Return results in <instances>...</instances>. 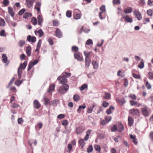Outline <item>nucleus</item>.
<instances>
[{"instance_id": "1", "label": "nucleus", "mask_w": 153, "mask_h": 153, "mask_svg": "<svg viewBox=\"0 0 153 153\" xmlns=\"http://www.w3.org/2000/svg\"><path fill=\"white\" fill-rule=\"evenodd\" d=\"M68 89V85L66 84H65L61 86L57 91L60 94H65L66 92Z\"/></svg>"}, {"instance_id": "2", "label": "nucleus", "mask_w": 153, "mask_h": 153, "mask_svg": "<svg viewBox=\"0 0 153 153\" xmlns=\"http://www.w3.org/2000/svg\"><path fill=\"white\" fill-rule=\"evenodd\" d=\"M81 17V13L78 9H75L73 11V17L76 19H80Z\"/></svg>"}, {"instance_id": "3", "label": "nucleus", "mask_w": 153, "mask_h": 153, "mask_svg": "<svg viewBox=\"0 0 153 153\" xmlns=\"http://www.w3.org/2000/svg\"><path fill=\"white\" fill-rule=\"evenodd\" d=\"M57 80L59 81V82L62 84H65L67 83V80L66 77L62 76V74L59 76L57 78Z\"/></svg>"}, {"instance_id": "4", "label": "nucleus", "mask_w": 153, "mask_h": 153, "mask_svg": "<svg viewBox=\"0 0 153 153\" xmlns=\"http://www.w3.org/2000/svg\"><path fill=\"white\" fill-rule=\"evenodd\" d=\"M122 18L124 19L125 21L127 23H132L133 22V20L128 15H124L123 14L122 15Z\"/></svg>"}, {"instance_id": "5", "label": "nucleus", "mask_w": 153, "mask_h": 153, "mask_svg": "<svg viewBox=\"0 0 153 153\" xmlns=\"http://www.w3.org/2000/svg\"><path fill=\"white\" fill-rule=\"evenodd\" d=\"M130 114H132L133 115H137L139 114V111L137 109H132L129 111Z\"/></svg>"}, {"instance_id": "6", "label": "nucleus", "mask_w": 153, "mask_h": 153, "mask_svg": "<svg viewBox=\"0 0 153 153\" xmlns=\"http://www.w3.org/2000/svg\"><path fill=\"white\" fill-rule=\"evenodd\" d=\"M142 113L145 116H148L149 114V111L148 110V108L146 106H145L143 108H141Z\"/></svg>"}, {"instance_id": "7", "label": "nucleus", "mask_w": 153, "mask_h": 153, "mask_svg": "<svg viewBox=\"0 0 153 153\" xmlns=\"http://www.w3.org/2000/svg\"><path fill=\"white\" fill-rule=\"evenodd\" d=\"M134 14L136 16L138 20H140L142 19V16L141 15L138 11L137 10L134 11Z\"/></svg>"}, {"instance_id": "8", "label": "nucleus", "mask_w": 153, "mask_h": 153, "mask_svg": "<svg viewBox=\"0 0 153 153\" xmlns=\"http://www.w3.org/2000/svg\"><path fill=\"white\" fill-rule=\"evenodd\" d=\"M74 56L76 59L79 61H82L83 60V58L81 55L79 53H76L74 54Z\"/></svg>"}, {"instance_id": "9", "label": "nucleus", "mask_w": 153, "mask_h": 153, "mask_svg": "<svg viewBox=\"0 0 153 153\" xmlns=\"http://www.w3.org/2000/svg\"><path fill=\"white\" fill-rule=\"evenodd\" d=\"M130 104L131 106L134 105L137 107H140V106H142V105L141 104L139 103H138L136 101H134L132 100L130 101Z\"/></svg>"}, {"instance_id": "10", "label": "nucleus", "mask_w": 153, "mask_h": 153, "mask_svg": "<svg viewBox=\"0 0 153 153\" xmlns=\"http://www.w3.org/2000/svg\"><path fill=\"white\" fill-rule=\"evenodd\" d=\"M35 33L36 35H38L40 37H41L44 34V33L41 29L35 31Z\"/></svg>"}, {"instance_id": "11", "label": "nucleus", "mask_w": 153, "mask_h": 153, "mask_svg": "<svg viewBox=\"0 0 153 153\" xmlns=\"http://www.w3.org/2000/svg\"><path fill=\"white\" fill-rule=\"evenodd\" d=\"M27 40L28 42H31L32 43L35 42L36 41V38L35 37H31L30 36H28L27 38Z\"/></svg>"}, {"instance_id": "12", "label": "nucleus", "mask_w": 153, "mask_h": 153, "mask_svg": "<svg viewBox=\"0 0 153 153\" xmlns=\"http://www.w3.org/2000/svg\"><path fill=\"white\" fill-rule=\"evenodd\" d=\"M116 101L121 105H122L125 102V100L124 98H122L121 99L117 98L116 99Z\"/></svg>"}, {"instance_id": "13", "label": "nucleus", "mask_w": 153, "mask_h": 153, "mask_svg": "<svg viewBox=\"0 0 153 153\" xmlns=\"http://www.w3.org/2000/svg\"><path fill=\"white\" fill-rule=\"evenodd\" d=\"M27 61H25L23 64H21L18 69L19 70L24 69L27 66Z\"/></svg>"}, {"instance_id": "14", "label": "nucleus", "mask_w": 153, "mask_h": 153, "mask_svg": "<svg viewBox=\"0 0 153 153\" xmlns=\"http://www.w3.org/2000/svg\"><path fill=\"white\" fill-rule=\"evenodd\" d=\"M33 104L34 107L37 109H39L41 107L40 103L37 100L34 101Z\"/></svg>"}, {"instance_id": "15", "label": "nucleus", "mask_w": 153, "mask_h": 153, "mask_svg": "<svg viewBox=\"0 0 153 153\" xmlns=\"http://www.w3.org/2000/svg\"><path fill=\"white\" fill-rule=\"evenodd\" d=\"M38 24L41 26H42V23L43 21V17L42 15H39L37 16Z\"/></svg>"}, {"instance_id": "16", "label": "nucleus", "mask_w": 153, "mask_h": 153, "mask_svg": "<svg viewBox=\"0 0 153 153\" xmlns=\"http://www.w3.org/2000/svg\"><path fill=\"white\" fill-rule=\"evenodd\" d=\"M8 13L12 17H13L15 15V12L13 8L10 7H8Z\"/></svg>"}, {"instance_id": "17", "label": "nucleus", "mask_w": 153, "mask_h": 153, "mask_svg": "<svg viewBox=\"0 0 153 153\" xmlns=\"http://www.w3.org/2000/svg\"><path fill=\"white\" fill-rule=\"evenodd\" d=\"M41 5V3L39 2H37L34 8L36 9L38 12H39L40 10V7Z\"/></svg>"}, {"instance_id": "18", "label": "nucleus", "mask_w": 153, "mask_h": 153, "mask_svg": "<svg viewBox=\"0 0 153 153\" xmlns=\"http://www.w3.org/2000/svg\"><path fill=\"white\" fill-rule=\"evenodd\" d=\"M132 10L133 9L131 7H128L124 10V12L126 14L130 13L132 11Z\"/></svg>"}, {"instance_id": "19", "label": "nucleus", "mask_w": 153, "mask_h": 153, "mask_svg": "<svg viewBox=\"0 0 153 153\" xmlns=\"http://www.w3.org/2000/svg\"><path fill=\"white\" fill-rule=\"evenodd\" d=\"M129 136L130 139L132 140V142L134 143L135 145H137V142L136 140V136L132 134H129Z\"/></svg>"}, {"instance_id": "20", "label": "nucleus", "mask_w": 153, "mask_h": 153, "mask_svg": "<svg viewBox=\"0 0 153 153\" xmlns=\"http://www.w3.org/2000/svg\"><path fill=\"white\" fill-rule=\"evenodd\" d=\"M92 63L94 69H97L98 68L99 64L96 61L93 60L92 61Z\"/></svg>"}, {"instance_id": "21", "label": "nucleus", "mask_w": 153, "mask_h": 153, "mask_svg": "<svg viewBox=\"0 0 153 153\" xmlns=\"http://www.w3.org/2000/svg\"><path fill=\"white\" fill-rule=\"evenodd\" d=\"M26 53L28 56H29L31 55V49L30 47L29 46L26 48Z\"/></svg>"}, {"instance_id": "22", "label": "nucleus", "mask_w": 153, "mask_h": 153, "mask_svg": "<svg viewBox=\"0 0 153 153\" xmlns=\"http://www.w3.org/2000/svg\"><path fill=\"white\" fill-rule=\"evenodd\" d=\"M128 125L130 126H132L134 123V121L133 118L130 117H128Z\"/></svg>"}, {"instance_id": "23", "label": "nucleus", "mask_w": 153, "mask_h": 153, "mask_svg": "<svg viewBox=\"0 0 153 153\" xmlns=\"http://www.w3.org/2000/svg\"><path fill=\"white\" fill-rule=\"evenodd\" d=\"M91 63L90 59H85V67L88 68Z\"/></svg>"}, {"instance_id": "24", "label": "nucleus", "mask_w": 153, "mask_h": 153, "mask_svg": "<svg viewBox=\"0 0 153 153\" xmlns=\"http://www.w3.org/2000/svg\"><path fill=\"white\" fill-rule=\"evenodd\" d=\"M62 33H61L59 29H57L56 31V35L59 38H60L62 37Z\"/></svg>"}, {"instance_id": "25", "label": "nucleus", "mask_w": 153, "mask_h": 153, "mask_svg": "<svg viewBox=\"0 0 153 153\" xmlns=\"http://www.w3.org/2000/svg\"><path fill=\"white\" fill-rule=\"evenodd\" d=\"M25 43V42L24 40H20L18 42V45L20 47H23Z\"/></svg>"}, {"instance_id": "26", "label": "nucleus", "mask_w": 153, "mask_h": 153, "mask_svg": "<svg viewBox=\"0 0 153 153\" xmlns=\"http://www.w3.org/2000/svg\"><path fill=\"white\" fill-rule=\"evenodd\" d=\"M91 130H88L87 131L86 135L84 137V140H85L87 141L88 140L89 138V136L91 134Z\"/></svg>"}, {"instance_id": "27", "label": "nucleus", "mask_w": 153, "mask_h": 153, "mask_svg": "<svg viewBox=\"0 0 153 153\" xmlns=\"http://www.w3.org/2000/svg\"><path fill=\"white\" fill-rule=\"evenodd\" d=\"M91 53L90 52H87L85 51L84 52V54L85 56V59H90L89 57L91 56Z\"/></svg>"}, {"instance_id": "28", "label": "nucleus", "mask_w": 153, "mask_h": 153, "mask_svg": "<svg viewBox=\"0 0 153 153\" xmlns=\"http://www.w3.org/2000/svg\"><path fill=\"white\" fill-rule=\"evenodd\" d=\"M58 103V100H55L51 101L49 103V104L51 105H52L53 106H56L57 103Z\"/></svg>"}, {"instance_id": "29", "label": "nucleus", "mask_w": 153, "mask_h": 153, "mask_svg": "<svg viewBox=\"0 0 153 153\" xmlns=\"http://www.w3.org/2000/svg\"><path fill=\"white\" fill-rule=\"evenodd\" d=\"M86 108V106L85 104H84L82 105H80L79 106V108L77 110V111L78 113H80L82 109H85Z\"/></svg>"}, {"instance_id": "30", "label": "nucleus", "mask_w": 153, "mask_h": 153, "mask_svg": "<svg viewBox=\"0 0 153 153\" xmlns=\"http://www.w3.org/2000/svg\"><path fill=\"white\" fill-rule=\"evenodd\" d=\"M118 131L121 132L124 129L123 125L121 123L119 124L117 128Z\"/></svg>"}, {"instance_id": "31", "label": "nucleus", "mask_w": 153, "mask_h": 153, "mask_svg": "<svg viewBox=\"0 0 153 153\" xmlns=\"http://www.w3.org/2000/svg\"><path fill=\"white\" fill-rule=\"evenodd\" d=\"M114 109V107L112 106H110L108 109L106 111V113L108 114H109L112 113V110H113Z\"/></svg>"}, {"instance_id": "32", "label": "nucleus", "mask_w": 153, "mask_h": 153, "mask_svg": "<svg viewBox=\"0 0 153 153\" xmlns=\"http://www.w3.org/2000/svg\"><path fill=\"white\" fill-rule=\"evenodd\" d=\"M55 85L53 84L50 85L49 86L48 89V92H51L54 89Z\"/></svg>"}, {"instance_id": "33", "label": "nucleus", "mask_w": 153, "mask_h": 153, "mask_svg": "<svg viewBox=\"0 0 153 153\" xmlns=\"http://www.w3.org/2000/svg\"><path fill=\"white\" fill-rule=\"evenodd\" d=\"M111 95L108 93H105V95L103 96V97L105 99L108 100L110 98Z\"/></svg>"}, {"instance_id": "34", "label": "nucleus", "mask_w": 153, "mask_h": 153, "mask_svg": "<svg viewBox=\"0 0 153 153\" xmlns=\"http://www.w3.org/2000/svg\"><path fill=\"white\" fill-rule=\"evenodd\" d=\"M32 16V14L29 13H25L23 15V18L24 19H27Z\"/></svg>"}, {"instance_id": "35", "label": "nucleus", "mask_w": 153, "mask_h": 153, "mask_svg": "<svg viewBox=\"0 0 153 153\" xmlns=\"http://www.w3.org/2000/svg\"><path fill=\"white\" fill-rule=\"evenodd\" d=\"M2 61L4 63H6L7 62V57L5 54H3L2 56Z\"/></svg>"}, {"instance_id": "36", "label": "nucleus", "mask_w": 153, "mask_h": 153, "mask_svg": "<svg viewBox=\"0 0 153 153\" xmlns=\"http://www.w3.org/2000/svg\"><path fill=\"white\" fill-rule=\"evenodd\" d=\"M79 143L81 146L82 148L85 146V143L83 139H80L79 140Z\"/></svg>"}, {"instance_id": "37", "label": "nucleus", "mask_w": 153, "mask_h": 153, "mask_svg": "<svg viewBox=\"0 0 153 153\" xmlns=\"http://www.w3.org/2000/svg\"><path fill=\"white\" fill-rule=\"evenodd\" d=\"M138 67L140 69H142L144 67V62L143 59L141 60L140 64L138 65Z\"/></svg>"}, {"instance_id": "38", "label": "nucleus", "mask_w": 153, "mask_h": 153, "mask_svg": "<svg viewBox=\"0 0 153 153\" xmlns=\"http://www.w3.org/2000/svg\"><path fill=\"white\" fill-rule=\"evenodd\" d=\"M33 64V61H31L30 62L28 66V68L27 69V71H29L34 66V65Z\"/></svg>"}, {"instance_id": "39", "label": "nucleus", "mask_w": 153, "mask_h": 153, "mask_svg": "<svg viewBox=\"0 0 153 153\" xmlns=\"http://www.w3.org/2000/svg\"><path fill=\"white\" fill-rule=\"evenodd\" d=\"M94 148L98 152H100L101 150V147L98 145H94Z\"/></svg>"}, {"instance_id": "40", "label": "nucleus", "mask_w": 153, "mask_h": 153, "mask_svg": "<svg viewBox=\"0 0 153 153\" xmlns=\"http://www.w3.org/2000/svg\"><path fill=\"white\" fill-rule=\"evenodd\" d=\"M83 130L81 127H79L76 129V132L77 134H79L83 131Z\"/></svg>"}, {"instance_id": "41", "label": "nucleus", "mask_w": 153, "mask_h": 153, "mask_svg": "<svg viewBox=\"0 0 153 153\" xmlns=\"http://www.w3.org/2000/svg\"><path fill=\"white\" fill-rule=\"evenodd\" d=\"M43 99L44 100V101L45 102L44 104L45 105H47L48 104H49V99L47 98L45 96L43 97Z\"/></svg>"}, {"instance_id": "42", "label": "nucleus", "mask_w": 153, "mask_h": 153, "mask_svg": "<svg viewBox=\"0 0 153 153\" xmlns=\"http://www.w3.org/2000/svg\"><path fill=\"white\" fill-rule=\"evenodd\" d=\"M62 76H65L66 78L67 77H69L71 75V74L70 73H68L66 72H63L62 74Z\"/></svg>"}, {"instance_id": "43", "label": "nucleus", "mask_w": 153, "mask_h": 153, "mask_svg": "<svg viewBox=\"0 0 153 153\" xmlns=\"http://www.w3.org/2000/svg\"><path fill=\"white\" fill-rule=\"evenodd\" d=\"M73 99L75 101H79L80 100V97L77 95L76 94L74 96Z\"/></svg>"}, {"instance_id": "44", "label": "nucleus", "mask_w": 153, "mask_h": 153, "mask_svg": "<svg viewBox=\"0 0 153 153\" xmlns=\"http://www.w3.org/2000/svg\"><path fill=\"white\" fill-rule=\"evenodd\" d=\"M31 21L32 23L34 25H36L37 23V19L34 17L32 18Z\"/></svg>"}, {"instance_id": "45", "label": "nucleus", "mask_w": 153, "mask_h": 153, "mask_svg": "<svg viewBox=\"0 0 153 153\" xmlns=\"http://www.w3.org/2000/svg\"><path fill=\"white\" fill-rule=\"evenodd\" d=\"M5 22L4 19L2 18L0 19V25L3 27L5 26Z\"/></svg>"}, {"instance_id": "46", "label": "nucleus", "mask_w": 153, "mask_h": 153, "mask_svg": "<svg viewBox=\"0 0 153 153\" xmlns=\"http://www.w3.org/2000/svg\"><path fill=\"white\" fill-rule=\"evenodd\" d=\"M153 10L150 9L147 11V15L149 16H152L153 15Z\"/></svg>"}, {"instance_id": "47", "label": "nucleus", "mask_w": 153, "mask_h": 153, "mask_svg": "<svg viewBox=\"0 0 153 153\" xmlns=\"http://www.w3.org/2000/svg\"><path fill=\"white\" fill-rule=\"evenodd\" d=\"M93 150V147L92 145H90L87 148V152L88 153H90Z\"/></svg>"}, {"instance_id": "48", "label": "nucleus", "mask_w": 153, "mask_h": 153, "mask_svg": "<svg viewBox=\"0 0 153 153\" xmlns=\"http://www.w3.org/2000/svg\"><path fill=\"white\" fill-rule=\"evenodd\" d=\"M88 87V85L86 84H84L80 88V90L82 91L84 90L85 89L87 88Z\"/></svg>"}, {"instance_id": "49", "label": "nucleus", "mask_w": 153, "mask_h": 153, "mask_svg": "<svg viewBox=\"0 0 153 153\" xmlns=\"http://www.w3.org/2000/svg\"><path fill=\"white\" fill-rule=\"evenodd\" d=\"M23 80V79H22V81L17 80L15 82V84L16 86H19L22 83Z\"/></svg>"}, {"instance_id": "50", "label": "nucleus", "mask_w": 153, "mask_h": 153, "mask_svg": "<svg viewBox=\"0 0 153 153\" xmlns=\"http://www.w3.org/2000/svg\"><path fill=\"white\" fill-rule=\"evenodd\" d=\"M27 7L29 8L31 7L33 5V3L32 2L26 1Z\"/></svg>"}, {"instance_id": "51", "label": "nucleus", "mask_w": 153, "mask_h": 153, "mask_svg": "<svg viewBox=\"0 0 153 153\" xmlns=\"http://www.w3.org/2000/svg\"><path fill=\"white\" fill-rule=\"evenodd\" d=\"M62 125L64 126H66L68 125V122L67 120H64L62 122Z\"/></svg>"}, {"instance_id": "52", "label": "nucleus", "mask_w": 153, "mask_h": 153, "mask_svg": "<svg viewBox=\"0 0 153 153\" xmlns=\"http://www.w3.org/2000/svg\"><path fill=\"white\" fill-rule=\"evenodd\" d=\"M146 86L148 90H150L151 88V86L148 81H146Z\"/></svg>"}, {"instance_id": "53", "label": "nucleus", "mask_w": 153, "mask_h": 153, "mask_svg": "<svg viewBox=\"0 0 153 153\" xmlns=\"http://www.w3.org/2000/svg\"><path fill=\"white\" fill-rule=\"evenodd\" d=\"M78 48L76 46H73L72 47V50L73 51L77 52L78 51Z\"/></svg>"}, {"instance_id": "54", "label": "nucleus", "mask_w": 153, "mask_h": 153, "mask_svg": "<svg viewBox=\"0 0 153 153\" xmlns=\"http://www.w3.org/2000/svg\"><path fill=\"white\" fill-rule=\"evenodd\" d=\"M103 12H100L99 13V16L100 19L102 20L105 18V16H102V14Z\"/></svg>"}, {"instance_id": "55", "label": "nucleus", "mask_w": 153, "mask_h": 153, "mask_svg": "<svg viewBox=\"0 0 153 153\" xmlns=\"http://www.w3.org/2000/svg\"><path fill=\"white\" fill-rule=\"evenodd\" d=\"M9 1L8 0H4L3 4L4 6H6L9 5Z\"/></svg>"}, {"instance_id": "56", "label": "nucleus", "mask_w": 153, "mask_h": 153, "mask_svg": "<svg viewBox=\"0 0 153 153\" xmlns=\"http://www.w3.org/2000/svg\"><path fill=\"white\" fill-rule=\"evenodd\" d=\"M22 70L18 69V75L19 79H20L22 76Z\"/></svg>"}, {"instance_id": "57", "label": "nucleus", "mask_w": 153, "mask_h": 153, "mask_svg": "<svg viewBox=\"0 0 153 153\" xmlns=\"http://www.w3.org/2000/svg\"><path fill=\"white\" fill-rule=\"evenodd\" d=\"M68 152L69 153H70L72 148V144H71L69 143L68 145Z\"/></svg>"}, {"instance_id": "58", "label": "nucleus", "mask_w": 153, "mask_h": 153, "mask_svg": "<svg viewBox=\"0 0 153 153\" xmlns=\"http://www.w3.org/2000/svg\"><path fill=\"white\" fill-rule=\"evenodd\" d=\"M133 77L135 79H140L141 78L140 76V75H137L134 73H132Z\"/></svg>"}, {"instance_id": "59", "label": "nucleus", "mask_w": 153, "mask_h": 153, "mask_svg": "<svg viewBox=\"0 0 153 153\" xmlns=\"http://www.w3.org/2000/svg\"><path fill=\"white\" fill-rule=\"evenodd\" d=\"M9 24L13 27H15L17 25V23L13 21H11L9 22Z\"/></svg>"}, {"instance_id": "60", "label": "nucleus", "mask_w": 153, "mask_h": 153, "mask_svg": "<svg viewBox=\"0 0 153 153\" xmlns=\"http://www.w3.org/2000/svg\"><path fill=\"white\" fill-rule=\"evenodd\" d=\"M93 43L92 40L90 39H88L86 41V43L85 44L86 45H90L92 44Z\"/></svg>"}, {"instance_id": "61", "label": "nucleus", "mask_w": 153, "mask_h": 153, "mask_svg": "<svg viewBox=\"0 0 153 153\" xmlns=\"http://www.w3.org/2000/svg\"><path fill=\"white\" fill-rule=\"evenodd\" d=\"M15 79V78L14 77H13L12 78L10 82L9 83L8 85L7 86V87L8 88L10 87L13 84L14 81Z\"/></svg>"}, {"instance_id": "62", "label": "nucleus", "mask_w": 153, "mask_h": 153, "mask_svg": "<svg viewBox=\"0 0 153 153\" xmlns=\"http://www.w3.org/2000/svg\"><path fill=\"white\" fill-rule=\"evenodd\" d=\"M129 97L131 98L133 100H135L136 99V96L135 95L133 94H130L129 95Z\"/></svg>"}, {"instance_id": "63", "label": "nucleus", "mask_w": 153, "mask_h": 153, "mask_svg": "<svg viewBox=\"0 0 153 153\" xmlns=\"http://www.w3.org/2000/svg\"><path fill=\"white\" fill-rule=\"evenodd\" d=\"M100 10L101 11V12H103L105 11V6L103 5L100 8Z\"/></svg>"}, {"instance_id": "64", "label": "nucleus", "mask_w": 153, "mask_h": 153, "mask_svg": "<svg viewBox=\"0 0 153 153\" xmlns=\"http://www.w3.org/2000/svg\"><path fill=\"white\" fill-rule=\"evenodd\" d=\"M149 78L150 79H153V73L149 72L148 75Z\"/></svg>"}]
</instances>
